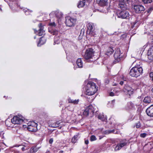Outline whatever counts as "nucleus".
Here are the masks:
<instances>
[{"label": "nucleus", "mask_w": 153, "mask_h": 153, "mask_svg": "<svg viewBox=\"0 0 153 153\" xmlns=\"http://www.w3.org/2000/svg\"><path fill=\"white\" fill-rule=\"evenodd\" d=\"M68 101L69 103H71L75 104H76L78 103L79 101V100L77 99L74 100L71 99V98H69L68 99Z\"/></svg>", "instance_id": "b1692460"}, {"label": "nucleus", "mask_w": 153, "mask_h": 153, "mask_svg": "<svg viewBox=\"0 0 153 153\" xmlns=\"http://www.w3.org/2000/svg\"><path fill=\"white\" fill-rule=\"evenodd\" d=\"M93 49L89 48L86 50L84 56L85 59L88 62H93V57L94 56Z\"/></svg>", "instance_id": "f03ea898"}, {"label": "nucleus", "mask_w": 153, "mask_h": 153, "mask_svg": "<svg viewBox=\"0 0 153 153\" xmlns=\"http://www.w3.org/2000/svg\"><path fill=\"white\" fill-rule=\"evenodd\" d=\"M136 63L137 64V65H135V66L140 67V64L139 60H136L133 63V64H135Z\"/></svg>", "instance_id": "2f4dec72"}, {"label": "nucleus", "mask_w": 153, "mask_h": 153, "mask_svg": "<svg viewBox=\"0 0 153 153\" xmlns=\"http://www.w3.org/2000/svg\"><path fill=\"white\" fill-rule=\"evenodd\" d=\"M147 135V134L146 133H142L140 134V136L144 138L146 137Z\"/></svg>", "instance_id": "ea45409f"}, {"label": "nucleus", "mask_w": 153, "mask_h": 153, "mask_svg": "<svg viewBox=\"0 0 153 153\" xmlns=\"http://www.w3.org/2000/svg\"><path fill=\"white\" fill-rule=\"evenodd\" d=\"M147 114L150 117H153V105L148 108L146 110Z\"/></svg>", "instance_id": "4468645a"}, {"label": "nucleus", "mask_w": 153, "mask_h": 153, "mask_svg": "<svg viewBox=\"0 0 153 153\" xmlns=\"http://www.w3.org/2000/svg\"><path fill=\"white\" fill-rule=\"evenodd\" d=\"M49 25L52 27H55L56 26V24L54 22L50 23Z\"/></svg>", "instance_id": "58836bf2"}, {"label": "nucleus", "mask_w": 153, "mask_h": 153, "mask_svg": "<svg viewBox=\"0 0 153 153\" xmlns=\"http://www.w3.org/2000/svg\"><path fill=\"white\" fill-rule=\"evenodd\" d=\"M136 128H140L141 126V124L139 122H138L135 124Z\"/></svg>", "instance_id": "72a5a7b5"}, {"label": "nucleus", "mask_w": 153, "mask_h": 153, "mask_svg": "<svg viewBox=\"0 0 153 153\" xmlns=\"http://www.w3.org/2000/svg\"><path fill=\"white\" fill-rule=\"evenodd\" d=\"M24 11L26 15H28L29 14V12H32V11L31 10H30L28 9H24Z\"/></svg>", "instance_id": "4c0bfd02"}, {"label": "nucleus", "mask_w": 153, "mask_h": 153, "mask_svg": "<svg viewBox=\"0 0 153 153\" xmlns=\"http://www.w3.org/2000/svg\"><path fill=\"white\" fill-rule=\"evenodd\" d=\"M148 58L151 60H153V47L150 48L147 53Z\"/></svg>", "instance_id": "dca6fc26"}, {"label": "nucleus", "mask_w": 153, "mask_h": 153, "mask_svg": "<svg viewBox=\"0 0 153 153\" xmlns=\"http://www.w3.org/2000/svg\"><path fill=\"white\" fill-rule=\"evenodd\" d=\"M93 108L91 105H89L83 112V115L85 116H87L90 113H93Z\"/></svg>", "instance_id": "9b49d317"}, {"label": "nucleus", "mask_w": 153, "mask_h": 153, "mask_svg": "<svg viewBox=\"0 0 153 153\" xmlns=\"http://www.w3.org/2000/svg\"><path fill=\"white\" fill-rule=\"evenodd\" d=\"M94 87H97L95 84L92 82H89L87 84L85 88L89 89Z\"/></svg>", "instance_id": "aec40b11"}, {"label": "nucleus", "mask_w": 153, "mask_h": 153, "mask_svg": "<svg viewBox=\"0 0 153 153\" xmlns=\"http://www.w3.org/2000/svg\"><path fill=\"white\" fill-rule=\"evenodd\" d=\"M49 32L50 33H51L53 35H56L58 34V33L57 30H51V28L49 29Z\"/></svg>", "instance_id": "c85d7f7f"}, {"label": "nucleus", "mask_w": 153, "mask_h": 153, "mask_svg": "<svg viewBox=\"0 0 153 153\" xmlns=\"http://www.w3.org/2000/svg\"><path fill=\"white\" fill-rule=\"evenodd\" d=\"M50 125L51 127L53 128H56L58 127V125L57 124H56L55 123V122L51 124Z\"/></svg>", "instance_id": "c9c22d12"}, {"label": "nucleus", "mask_w": 153, "mask_h": 153, "mask_svg": "<svg viewBox=\"0 0 153 153\" xmlns=\"http://www.w3.org/2000/svg\"><path fill=\"white\" fill-rule=\"evenodd\" d=\"M114 130H112V131H109V133H111V132H114Z\"/></svg>", "instance_id": "8fccbe9b"}, {"label": "nucleus", "mask_w": 153, "mask_h": 153, "mask_svg": "<svg viewBox=\"0 0 153 153\" xmlns=\"http://www.w3.org/2000/svg\"><path fill=\"white\" fill-rule=\"evenodd\" d=\"M114 102H115V100H113L111 101V102H112V104H114Z\"/></svg>", "instance_id": "de8ad7c7"}, {"label": "nucleus", "mask_w": 153, "mask_h": 153, "mask_svg": "<svg viewBox=\"0 0 153 153\" xmlns=\"http://www.w3.org/2000/svg\"><path fill=\"white\" fill-rule=\"evenodd\" d=\"M76 63L79 68H82L83 67V62L81 59H78Z\"/></svg>", "instance_id": "5701e85b"}, {"label": "nucleus", "mask_w": 153, "mask_h": 153, "mask_svg": "<svg viewBox=\"0 0 153 153\" xmlns=\"http://www.w3.org/2000/svg\"><path fill=\"white\" fill-rule=\"evenodd\" d=\"M120 55V49L117 48L114 54V57L115 59L114 63H116L120 61V59L122 57Z\"/></svg>", "instance_id": "0eeeda50"}, {"label": "nucleus", "mask_w": 153, "mask_h": 153, "mask_svg": "<svg viewBox=\"0 0 153 153\" xmlns=\"http://www.w3.org/2000/svg\"><path fill=\"white\" fill-rule=\"evenodd\" d=\"M94 28L93 27V24L92 23H89L87 26V33L91 35H93L94 31Z\"/></svg>", "instance_id": "f8f14e48"}, {"label": "nucleus", "mask_w": 153, "mask_h": 153, "mask_svg": "<svg viewBox=\"0 0 153 153\" xmlns=\"http://www.w3.org/2000/svg\"><path fill=\"white\" fill-rule=\"evenodd\" d=\"M109 95L111 96H113L114 95H115L116 94H115V93H114V92H111L110 93Z\"/></svg>", "instance_id": "79ce46f5"}, {"label": "nucleus", "mask_w": 153, "mask_h": 153, "mask_svg": "<svg viewBox=\"0 0 153 153\" xmlns=\"http://www.w3.org/2000/svg\"><path fill=\"white\" fill-rule=\"evenodd\" d=\"M27 129L31 131H36L37 130V124L33 121L28 123L27 124Z\"/></svg>", "instance_id": "39448f33"}, {"label": "nucleus", "mask_w": 153, "mask_h": 153, "mask_svg": "<svg viewBox=\"0 0 153 153\" xmlns=\"http://www.w3.org/2000/svg\"><path fill=\"white\" fill-rule=\"evenodd\" d=\"M39 148L36 147L34 148H31L30 149V151L33 152H37Z\"/></svg>", "instance_id": "7c9ffc66"}, {"label": "nucleus", "mask_w": 153, "mask_h": 153, "mask_svg": "<svg viewBox=\"0 0 153 153\" xmlns=\"http://www.w3.org/2000/svg\"><path fill=\"white\" fill-rule=\"evenodd\" d=\"M151 98L149 97H145L143 101L144 103H149L151 102Z\"/></svg>", "instance_id": "393cba45"}, {"label": "nucleus", "mask_w": 153, "mask_h": 153, "mask_svg": "<svg viewBox=\"0 0 153 153\" xmlns=\"http://www.w3.org/2000/svg\"><path fill=\"white\" fill-rule=\"evenodd\" d=\"M77 136H74L72 139L71 142L73 143H75L77 140Z\"/></svg>", "instance_id": "c756f323"}, {"label": "nucleus", "mask_w": 153, "mask_h": 153, "mask_svg": "<svg viewBox=\"0 0 153 153\" xmlns=\"http://www.w3.org/2000/svg\"><path fill=\"white\" fill-rule=\"evenodd\" d=\"M54 13L56 15V16L57 18L60 19L63 16V14L61 12L56 11L55 12H53L52 14Z\"/></svg>", "instance_id": "4be33fe9"}, {"label": "nucleus", "mask_w": 153, "mask_h": 153, "mask_svg": "<svg viewBox=\"0 0 153 153\" xmlns=\"http://www.w3.org/2000/svg\"><path fill=\"white\" fill-rule=\"evenodd\" d=\"M149 75L150 77L152 78V80L153 81V72L150 73Z\"/></svg>", "instance_id": "a19ab883"}, {"label": "nucleus", "mask_w": 153, "mask_h": 153, "mask_svg": "<svg viewBox=\"0 0 153 153\" xmlns=\"http://www.w3.org/2000/svg\"><path fill=\"white\" fill-rule=\"evenodd\" d=\"M90 0H80L79 1L77 4V7L79 8L83 7L86 4V1Z\"/></svg>", "instance_id": "a211bd4d"}, {"label": "nucleus", "mask_w": 153, "mask_h": 153, "mask_svg": "<svg viewBox=\"0 0 153 153\" xmlns=\"http://www.w3.org/2000/svg\"><path fill=\"white\" fill-rule=\"evenodd\" d=\"M98 118L103 121L105 122L107 120V118L105 117H104L103 114H99L98 116Z\"/></svg>", "instance_id": "bb28decb"}, {"label": "nucleus", "mask_w": 153, "mask_h": 153, "mask_svg": "<svg viewBox=\"0 0 153 153\" xmlns=\"http://www.w3.org/2000/svg\"><path fill=\"white\" fill-rule=\"evenodd\" d=\"M136 105L134 104L131 102H128L126 106V108L127 110H129L133 109L135 108V106Z\"/></svg>", "instance_id": "f3484780"}, {"label": "nucleus", "mask_w": 153, "mask_h": 153, "mask_svg": "<svg viewBox=\"0 0 153 153\" xmlns=\"http://www.w3.org/2000/svg\"><path fill=\"white\" fill-rule=\"evenodd\" d=\"M151 24L152 25H153V22H151Z\"/></svg>", "instance_id": "3c124183"}, {"label": "nucleus", "mask_w": 153, "mask_h": 153, "mask_svg": "<svg viewBox=\"0 0 153 153\" xmlns=\"http://www.w3.org/2000/svg\"><path fill=\"white\" fill-rule=\"evenodd\" d=\"M97 2L101 6H104L107 4V0H97Z\"/></svg>", "instance_id": "412c9836"}, {"label": "nucleus", "mask_w": 153, "mask_h": 153, "mask_svg": "<svg viewBox=\"0 0 153 153\" xmlns=\"http://www.w3.org/2000/svg\"><path fill=\"white\" fill-rule=\"evenodd\" d=\"M126 144L127 143L126 142L118 144L114 148V151H116L120 150L122 147L125 146Z\"/></svg>", "instance_id": "2eb2a0df"}, {"label": "nucleus", "mask_w": 153, "mask_h": 153, "mask_svg": "<svg viewBox=\"0 0 153 153\" xmlns=\"http://www.w3.org/2000/svg\"><path fill=\"white\" fill-rule=\"evenodd\" d=\"M63 151L62 150H60L59 152V153H63Z\"/></svg>", "instance_id": "09e8293b"}, {"label": "nucleus", "mask_w": 153, "mask_h": 153, "mask_svg": "<svg viewBox=\"0 0 153 153\" xmlns=\"http://www.w3.org/2000/svg\"><path fill=\"white\" fill-rule=\"evenodd\" d=\"M128 0H120L118 7L119 8L123 7L124 9H127L128 6L126 5V3Z\"/></svg>", "instance_id": "ddd939ff"}, {"label": "nucleus", "mask_w": 153, "mask_h": 153, "mask_svg": "<svg viewBox=\"0 0 153 153\" xmlns=\"http://www.w3.org/2000/svg\"><path fill=\"white\" fill-rule=\"evenodd\" d=\"M123 84V81H121L120 82V84L121 85H122Z\"/></svg>", "instance_id": "49530a36"}, {"label": "nucleus", "mask_w": 153, "mask_h": 153, "mask_svg": "<svg viewBox=\"0 0 153 153\" xmlns=\"http://www.w3.org/2000/svg\"><path fill=\"white\" fill-rule=\"evenodd\" d=\"M114 52L113 49L111 48H109L106 52V54L107 56H109L111 54Z\"/></svg>", "instance_id": "a878e982"}, {"label": "nucleus", "mask_w": 153, "mask_h": 153, "mask_svg": "<svg viewBox=\"0 0 153 153\" xmlns=\"http://www.w3.org/2000/svg\"><path fill=\"white\" fill-rule=\"evenodd\" d=\"M55 122V123L56 124H57L58 127L59 124L60 123V121H57L56 122Z\"/></svg>", "instance_id": "a18cd8bd"}, {"label": "nucleus", "mask_w": 153, "mask_h": 153, "mask_svg": "<svg viewBox=\"0 0 153 153\" xmlns=\"http://www.w3.org/2000/svg\"><path fill=\"white\" fill-rule=\"evenodd\" d=\"M39 30L38 35L39 36H42L45 33V31L43 30L44 27L41 24L39 25Z\"/></svg>", "instance_id": "6ab92c4d"}, {"label": "nucleus", "mask_w": 153, "mask_h": 153, "mask_svg": "<svg viewBox=\"0 0 153 153\" xmlns=\"http://www.w3.org/2000/svg\"><path fill=\"white\" fill-rule=\"evenodd\" d=\"M85 94L88 95H91L94 94L97 91V88L94 87L93 88H85Z\"/></svg>", "instance_id": "6e6552de"}, {"label": "nucleus", "mask_w": 153, "mask_h": 153, "mask_svg": "<svg viewBox=\"0 0 153 153\" xmlns=\"http://www.w3.org/2000/svg\"><path fill=\"white\" fill-rule=\"evenodd\" d=\"M76 68H75V67H74V68L75 70L76 69Z\"/></svg>", "instance_id": "5fc2aeb1"}, {"label": "nucleus", "mask_w": 153, "mask_h": 153, "mask_svg": "<svg viewBox=\"0 0 153 153\" xmlns=\"http://www.w3.org/2000/svg\"><path fill=\"white\" fill-rule=\"evenodd\" d=\"M53 141V138H51L49 140V143L50 144H52Z\"/></svg>", "instance_id": "37998d69"}, {"label": "nucleus", "mask_w": 153, "mask_h": 153, "mask_svg": "<svg viewBox=\"0 0 153 153\" xmlns=\"http://www.w3.org/2000/svg\"><path fill=\"white\" fill-rule=\"evenodd\" d=\"M134 9L135 12L137 13H140L145 10L144 7L141 5H134Z\"/></svg>", "instance_id": "9d476101"}, {"label": "nucleus", "mask_w": 153, "mask_h": 153, "mask_svg": "<svg viewBox=\"0 0 153 153\" xmlns=\"http://www.w3.org/2000/svg\"><path fill=\"white\" fill-rule=\"evenodd\" d=\"M43 39V37H41V38H40V39H39V43H38V45H37V46H40V45H39V44H40V43H41V44H43L44 43V42H42V39Z\"/></svg>", "instance_id": "e433bc0d"}, {"label": "nucleus", "mask_w": 153, "mask_h": 153, "mask_svg": "<svg viewBox=\"0 0 153 153\" xmlns=\"http://www.w3.org/2000/svg\"><path fill=\"white\" fill-rule=\"evenodd\" d=\"M36 36H35V37H34V39H36Z\"/></svg>", "instance_id": "6e6d98bb"}, {"label": "nucleus", "mask_w": 153, "mask_h": 153, "mask_svg": "<svg viewBox=\"0 0 153 153\" xmlns=\"http://www.w3.org/2000/svg\"><path fill=\"white\" fill-rule=\"evenodd\" d=\"M85 144H88L89 143L88 140L85 139Z\"/></svg>", "instance_id": "c03bdc74"}, {"label": "nucleus", "mask_w": 153, "mask_h": 153, "mask_svg": "<svg viewBox=\"0 0 153 153\" xmlns=\"http://www.w3.org/2000/svg\"><path fill=\"white\" fill-rule=\"evenodd\" d=\"M142 1L145 4L150 3L152 1V0H142Z\"/></svg>", "instance_id": "f704fd0d"}, {"label": "nucleus", "mask_w": 153, "mask_h": 153, "mask_svg": "<svg viewBox=\"0 0 153 153\" xmlns=\"http://www.w3.org/2000/svg\"><path fill=\"white\" fill-rule=\"evenodd\" d=\"M36 32H37V31H36V30H35V33H36Z\"/></svg>", "instance_id": "864d4df0"}, {"label": "nucleus", "mask_w": 153, "mask_h": 153, "mask_svg": "<svg viewBox=\"0 0 153 153\" xmlns=\"http://www.w3.org/2000/svg\"><path fill=\"white\" fill-rule=\"evenodd\" d=\"M143 71L141 67L135 66L131 69L129 74L132 76L137 77L142 74Z\"/></svg>", "instance_id": "f257e3e1"}, {"label": "nucleus", "mask_w": 153, "mask_h": 153, "mask_svg": "<svg viewBox=\"0 0 153 153\" xmlns=\"http://www.w3.org/2000/svg\"><path fill=\"white\" fill-rule=\"evenodd\" d=\"M123 8H120L122 10L117 14L118 17L122 19H128L130 15L129 12L127 10V9H124Z\"/></svg>", "instance_id": "7ed1b4c3"}, {"label": "nucleus", "mask_w": 153, "mask_h": 153, "mask_svg": "<svg viewBox=\"0 0 153 153\" xmlns=\"http://www.w3.org/2000/svg\"><path fill=\"white\" fill-rule=\"evenodd\" d=\"M24 118L22 116H14L11 120V122L15 124H19L22 123Z\"/></svg>", "instance_id": "20e7f679"}, {"label": "nucleus", "mask_w": 153, "mask_h": 153, "mask_svg": "<svg viewBox=\"0 0 153 153\" xmlns=\"http://www.w3.org/2000/svg\"><path fill=\"white\" fill-rule=\"evenodd\" d=\"M96 139L95 136L94 135H91L90 137V140L91 141L95 140Z\"/></svg>", "instance_id": "473e14b6"}, {"label": "nucleus", "mask_w": 153, "mask_h": 153, "mask_svg": "<svg viewBox=\"0 0 153 153\" xmlns=\"http://www.w3.org/2000/svg\"><path fill=\"white\" fill-rule=\"evenodd\" d=\"M22 150L23 151V150H24V149H25V148H24V147H22Z\"/></svg>", "instance_id": "603ef678"}, {"label": "nucleus", "mask_w": 153, "mask_h": 153, "mask_svg": "<svg viewBox=\"0 0 153 153\" xmlns=\"http://www.w3.org/2000/svg\"><path fill=\"white\" fill-rule=\"evenodd\" d=\"M133 91L134 89L128 85L125 86L123 89L124 92L130 96L133 93Z\"/></svg>", "instance_id": "1a4fd4ad"}, {"label": "nucleus", "mask_w": 153, "mask_h": 153, "mask_svg": "<svg viewBox=\"0 0 153 153\" xmlns=\"http://www.w3.org/2000/svg\"><path fill=\"white\" fill-rule=\"evenodd\" d=\"M60 38L59 36H55L54 38V45L59 44L60 43Z\"/></svg>", "instance_id": "cd10ccee"}, {"label": "nucleus", "mask_w": 153, "mask_h": 153, "mask_svg": "<svg viewBox=\"0 0 153 153\" xmlns=\"http://www.w3.org/2000/svg\"><path fill=\"white\" fill-rule=\"evenodd\" d=\"M76 19L68 16L65 18V24L67 26L72 27L74 26L75 24Z\"/></svg>", "instance_id": "423d86ee"}]
</instances>
